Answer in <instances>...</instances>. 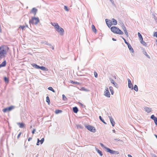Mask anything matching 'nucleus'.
<instances>
[{
    "mask_svg": "<svg viewBox=\"0 0 157 157\" xmlns=\"http://www.w3.org/2000/svg\"><path fill=\"white\" fill-rule=\"evenodd\" d=\"M9 48L6 46H0V59L6 57Z\"/></svg>",
    "mask_w": 157,
    "mask_h": 157,
    "instance_id": "nucleus-1",
    "label": "nucleus"
},
{
    "mask_svg": "<svg viewBox=\"0 0 157 157\" xmlns=\"http://www.w3.org/2000/svg\"><path fill=\"white\" fill-rule=\"evenodd\" d=\"M51 24L54 27L56 30L59 33L60 35L61 36L63 35L64 31L62 28L59 26L57 23L51 22Z\"/></svg>",
    "mask_w": 157,
    "mask_h": 157,
    "instance_id": "nucleus-2",
    "label": "nucleus"
},
{
    "mask_svg": "<svg viewBox=\"0 0 157 157\" xmlns=\"http://www.w3.org/2000/svg\"><path fill=\"white\" fill-rule=\"evenodd\" d=\"M111 30L113 33L119 35H123V32L119 28L116 26H112L111 28Z\"/></svg>",
    "mask_w": 157,
    "mask_h": 157,
    "instance_id": "nucleus-3",
    "label": "nucleus"
},
{
    "mask_svg": "<svg viewBox=\"0 0 157 157\" xmlns=\"http://www.w3.org/2000/svg\"><path fill=\"white\" fill-rule=\"evenodd\" d=\"M39 22V20L38 17H32L31 20L29 21L30 24L37 25Z\"/></svg>",
    "mask_w": 157,
    "mask_h": 157,
    "instance_id": "nucleus-4",
    "label": "nucleus"
},
{
    "mask_svg": "<svg viewBox=\"0 0 157 157\" xmlns=\"http://www.w3.org/2000/svg\"><path fill=\"white\" fill-rule=\"evenodd\" d=\"M106 151L112 155H117L119 154V152L117 151H113L108 147H106Z\"/></svg>",
    "mask_w": 157,
    "mask_h": 157,
    "instance_id": "nucleus-5",
    "label": "nucleus"
},
{
    "mask_svg": "<svg viewBox=\"0 0 157 157\" xmlns=\"http://www.w3.org/2000/svg\"><path fill=\"white\" fill-rule=\"evenodd\" d=\"M85 127L90 131L94 132H95V129L94 127L90 125H85Z\"/></svg>",
    "mask_w": 157,
    "mask_h": 157,
    "instance_id": "nucleus-6",
    "label": "nucleus"
},
{
    "mask_svg": "<svg viewBox=\"0 0 157 157\" xmlns=\"http://www.w3.org/2000/svg\"><path fill=\"white\" fill-rule=\"evenodd\" d=\"M15 107L13 106H11L9 107H7L3 109L2 111L3 112L6 113L7 112L10 111L14 108Z\"/></svg>",
    "mask_w": 157,
    "mask_h": 157,
    "instance_id": "nucleus-7",
    "label": "nucleus"
},
{
    "mask_svg": "<svg viewBox=\"0 0 157 157\" xmlns=\"http://www.w3.org/2000/svg\"><path fill=\"white\" fill-rule=\"evenodd\" d=\"M104 95L106 97L109 98L110 97V94L107 87L105 88L104 91Z\"/></svg>",
    "mask_w": 157,
    "mask_h": 157,
    "instance_id": "nucleus-8",
    "label": "nucleus"
},
{
    "mask_svg": "<svg viewBox=\"0 0 157 157\" xmlns=\"http://www.w3.org/2000/svg\"><path fill=\"white\" fill-rule=\"evenodd\" d=\"M105 22L108 26L110 28L112 25V21L108 19H105Z\"/></svg>",
    "mask_w": 157,
    "mask_h": 157,
    "instance_id": "nucleus-9",
    "label": "nucleus"
},
{
    "mask_svg": "<svg viewBox=\"0 0 157 157\" xmlns=\"http://www.w3.org/2000/svg\"><path fill=\"white\" fill-rule=\"evenodd\" d=\"M109 80L113 84L115 87L116 88H118L117 84L115 82L114 80L111 78H109Z\"/></svg>",
    "mask_w": 157,
    "mask_h": 157,
    "instance_id": "nucleus-10",
    "label": "nucleus"
},
{
    "mask_svg": "<svg viewBox=\"0 0 157 157\" xmlns=\"http://www.w3.org/2000/svg\"><path fill=\"white\" fill-rule=\"evenodd\" d=\"M151 118L154 121L155 124L157 125V118L155 117L154 115H152L151 116Z\"/></svg>",
    "mask_w": 157,
    "mask_h": 157,
    "instance_id": "nucleus-11",
    "label": "nucleus"
},
{
    "mask_svg": "<svg viewBox=\"0 0 157 157\" xmlns=\"http://www.w3.org/2000/svg\"><path fill=\"white\" fill-rule=\"evenodd\" d=\"M109 118L111 123L113 126H114L115 124V121H114L113 119L111 116H109Z\"/></svg>",
    "mask_w": 157,
    "mask_h": 157,
    "instance_id": "nucleus-12",
    "label": "nucleus"
},
{
    "mask_svg": "<svg viewBox=\"0 0 157 157\" xmlns=\"http://www.w3.org/2000/svg\"><path fill=\"white\" fill-rule=\"evenodd\" d=\"M44 141V138H42L40 140L38 138L37 139V142L36 143L37 145H39L40 144L39 142H40V144H43Z\"/></svg>",
    "mask_w": 157,
    "mask_h": 157,
    "instance_id": "nucleus-13",
    "label": "nucleus"
},
{
    "mask_svg": "<svg viewBox=\"0 0 157 157\" xmlns=\"http://www.w3.org/2000/svg\"><path fill=\"white\" fill-rule=\"evenodd\" d=\"M142 52L148 58L150 59V56L147 54L146 51L145 49L144 48H143L142 49Z\"/></svg>",
    "mask_w": 157,
    "mask_h": 157,
    "instance_id": "nucleus-14",
    "label": "nucleus"
},
{
    "mask_svg": "<svg viewBox=\"0 0 157 157\" xmlns=\"http://www.w3.org/2000/svg\"><path fill=\"white\" fill-rule=\"evenodd\" d=\"M144 109L146 112L147 113H150L151 111V109L150 108L146 107Z\"/></svg>",
    "mask_w": 157,
    "mask_h": 157,
    "instance_id": "nucleus-15",
    "label": "nucleus"
},
{
    "mask_svg": "<svg viewBox=\"0 0 157 157\" xmlns=\"http://www.w3.org/2000/svg\"><path fill=\"white\" fill-rule=\"evenodd\" d=\"M17 124L20 128H24L25 127V124L23 123H18Z\"/></svg>",
    "mask_w": 157,
    "mask_h": 157,
    "instance_id": "nucleus-16",
    "label": "nucleus"
},
{
    "mask_svg": "<svg viewBox=\"0 0 157 157\" xmlns=\"http://www.w3.org/2000/svg\"><path fill=\"white\" fill-rule=\"evenodd\" d=\"M37 9L35 8H33L31 10V12L34 15H36L37 11Z\"/></svg>",
    "mask_w": 157,
    "mask_h": 157,
    "instance_id": "nucleus-17",
    "label": "nucleus"
},
{
    "mask_svg": "<svg viewBox=\"0 0 157 157\" xmlns=\"http://www.w3.org/2000/svg\"><path fill=\"white\" fill-rule=\"evenodd\" d=\"M127 46L130 52L132 53H134V50L131 45L129 44H128Z\"/></svg>",
    "mask_w": 157,
    "mask_h": 157,
    "instance_id": "nucleus-18",
    "label": "nucleus"
},
{
    "mask_svg": "<svg viewBox=\"0 0 157 157\" xmlns=\"http://www.w3.org/2000/svg\"><path fill=\"white\" fill-rule=\"evenodd\" d=\"M111 21L112 22V25H115L117 24V21L114 18L112 19Z\"/></svg>",
    "mask_w": 157,
    "mask_h": 157,
    "instance_id": "nucleus-19",
    "label": "nucleus"
},
{
    "mask_svg": "<svg viewBox=\"0 0 157 157\" xmlns=\"http://www.w3.org/2000/svg\"><path fill=\"white\" fill-rule=\"evenodd\" d=\"M32 65L33 66V67L34 68H36V69H40V66L36 64L35 63H33L32 64Z\"/></svg>",
    "mask_w": 157,
    "mask_h": 157,
    "instance_id": "nucleus-20",
    "label": "nucleus"
},
{
    "mask_svg": "<svg viewBox=\"0 0 157 157\" xmlns=\"http://www.w3.org/2000/svg\"><path fill=\"white\" fill-rule=\"evenodd\" d=\"M40 69L44 71H48V69L47 68L44 66H40Z\"/></svg>",
    "mask_w": 157,
    "mask_h": 157,
    "instance_id": "nucleus-21",
    "label": "nucleus"
},
{
    "mask_svg": "<svg viewBox=\"0 0 157 157\" xmlns=\"http://www.w3.org/2000/svg\"><path fill=\"white\" fill-rule=\"evenodd\" d=\"M95 150L98 152V153L101 156H102L103 155L101 151H100L98 148H95Z\"/></svg>",
    "mask_w": 157,
    "mask_h": 157,
    "instance_id": "nucleus-22",
    "label": "nucleus"
},
{
    "mask_svg": "<svg viewBox=\"0 0 157 157\" xmlns=\"http://www.w3.org/2000/svg\"><path fill=\"white\" fill-rule=\"evenodd\" d=\"M73 112L75 113H77L78 111V108L76 107H73Z\"/></svg>",
    "mask_w": 157,
    "mask_h": 157,
    "instance_id": "nucleus-23",
    "label": "nucleus"
},
{
    "mask_svg": "<svg viewBox=\"0 0 157 157\" xmlns=\"http://www.w3.org/2000/svg\"><path fill=\"white\" fill-rule=\"evenodd\" d=\"M6 64V61L5 60L4 61H3L0 65L2 66V67H5Z\"/></svg>",
    "mask_w": 157,
    "mask_h": 157,
    "instance_id": "nucleus-24",
    "label": "nucleus"
},
{
    "mask_svg": "<svg viewBox=\"0 0 157 157\" xmlns=\"http://www.w3.org/2000/svg\"><path fill=\"white\" fill-rule=\"evenodd\" d=\"M92 29L93 31L95 33H97V30L95 28V26L94 25H92Z\"/></svg>",
    "mask_w": 157,
    "mask_h": 157,
    "instance_id": "nucleus-25",
    "label": "nucleus"
},
{
    "mask_svg": "<svg viewBox=\"0 0 157 157\" xmlns=\"http://www.w3.org/2000/svg\"><path fill=\"white\" fill-rule=\"evenodd\" d=\"M109 89L110 90V91L111 93V94L112 95H113L114 93V91H113V88L112 86H110L109 87Z\"/></svg>",
    "mask_w": 157,
    "mask_h": 157,
    "instance_id": "nucleus-26",
    "label": "nucleus"
},
{
    "mask_svg": "<svg viewBox=\"0 0 157 157\" xmlns=\"http://www.w3.org/2000/svg\"><path fill=\"white\" fill-rule=\"evenodd\" d=\"M138 35L140 40H143V38L141 34L140 33H138Z\"/></svg>",
    "mask_w": 157,
    "mask_h": 157,
    "instance_id": "nucleus-27",
    "label": "nucleus"
},
{
    "mask_svg": "<svg viewBox=\"0 0 157 157\" xmlns=\"http://www.w3.org/2000/svg\"><path fill=\"white\" fill-rule=\"evenodd\" d=\"M117 141H120V142H122V141L120 139H117V138L113 140V141L114 143H117Z\"/></svg>",
    "mask_w": 157,
    "mask_h": 157,
    "instance_id": "nucleus-28",
    "label": "nucleus"
},
{
    "mask_svg": "<svg viewBox=\"0 0 157 157\" xmlns=\"http://www.w3.org/2000/svg\"><path fill=\"white\" fill-rule=\"evenodd\" d=\"M140 40V43L142 44L145 46H147V44L143 40Z\"/></svg>",
    "mask_w": 157,
    "mask_h": 157,
    "instance_id": "nucleus-29",
    "label": "nucleus"
},
{
    "mask_svg": "<svg viewBox=\"0 0 157 157\" xmlns=\"http://www.w3.org/2000/svg\"><path fill=\"white\" fill-rule=\"evenodd\" d=\"M62 112V111L60 110H56L55 111V113L56 114H57L59 113H61Z\"/></svg>",
    "mask_w": 157,
    "mask_h": 157,
    "instance_id": "nucleus-30",
    "label": "nucleus"
},
{
    "mask_svg": "<svg viewBox=\"0 0 157 157\" xmlns=\"http://www.w3.org/2000/svg\"><path fill=\"white\" fill-rule=\"evenodd\" d=\"M128 87L130 88H131L132 90L133 89V85L132 83L128 84Z\"/></svg>",
    "mask_w": 157,
    "mask_h": 157,
    "instance_id": "nucleus-31",
    "label": "nucleus"
},
{
    "mask_svg": "<svg viewBox=\"0 0 157 157\" xmlns=\"http://www.w3.org/2000/svg\"><path fill=\"white\" fill-rule=\"evenodd\" d=\"M133 89L136 91L137 92L138 91V87L136 85H135Z\"/></svg>",
    "mask_w": 157,
    "mask_h": 157,
    "instance_id": "nucleus-32",
    "label": "nucleus"
},
{
    "mask_svg": "<svg viewBox=\"0 0 157 157\" xmlns=\"http://www.w3.org/2000/svg\"><path fill=\"white\" fill-rule=\"evenodd\" d=\"M46 101L48 103V104L49 105L50 104V101L49 98L48 96H47L46 97Z\"/></svg>",
    "mask_w": 157,
    "mask_h": 157,
    "instance_id": "nucleus-33",
    "label": "nucleus"
},
{
    "mask_svg": "<svg viewBox=\"0 0 157 157\" xmlns=\"http://www.w3.org/2000/svg\"><path fill=\"white\" fill-rule=\"evenodd\" d=\"M99 118L100 119V120L104 123L105 124H106V123L105 122L104 120L102 119V117L101 116H99Z\"/></svg>",
    "mask_w": 157,
    "mask_h": 157,
    "instance_id": "nucleus-34",
    "label": "nucleus"
},
{
    "mask_svg": "<svg viewBox=\"0 0 157 157\" xmlns=\"http://www.w3.org/2000/svg\"><path fill=\"white\" fill-rule=\"evenodd\" d=\"M48 89L52 91L53 92L55 93V91L54 90V89L52 87H48Z\"/></svg>",
    "mask_w": 157,
    "mask_h": 157,
    "instance_id": "nucleus-35",
    "label": "nucleus"
},
{
    "mask_svg": "<svg viewBox=\"0 0 157 157\" xmlns=\"http://www.w3.org/2000/svg\"><path fill=\"white\" fill-rule=\"evenodd\" d=\"M42 43L49 46H52V45L51 44L48 43L47 42L45 41L44 42H42Z\"/></svg>",
    "mask_w": 157,
    "mask_h": 157,
    "instance_id": "nucleus-36",
    "label": "nucleus"
},
{
    "mask_svg": "<svg viewBox=\"0 0 157 157\" xmlns=\"http://www.w3.org/2000/svg\"><path fill=\"white\" fill-rule=\"evenodd\" d=\"M63 97V100L64 101H65L67 100V98H66V97L65 96L64 94H63L62 95Z\"/></svg>",
    "mask_w": 157,
    "mask_h": 157,
    "instance_id": "nucleus-37",
    "label": "nucleus"
},
{
    "mask_svg": "<svg viewBox=\"0 0 157 157\" xmlns=\"http://www.w3.org/2000/svg\"><path fill=\"white\" fill-rule=\"evenodd\" d=\"M121 37L123 39V40H124V42L125 43L127 44V45H128V44H129V43H128L126 40H125V39L124 38L123 36H121Z\"/></svg>",
    "mask_w": 157,
    "mask_h": 157,
    "instance_id": "nucleus-38",
    "label": "nucleus"
},
{
    "mask_svg": "<svg viewBox=\"0 0 157 157\" xmlns=\"http://www.w3.org/2000/svg\"><path fill=\"white\" fill-rule=\"evenodd\" d=\"M109 1L111 2L112 3V5L114 6V7H116V5L114 3V2L113 0H109Z\"/></svg>",
    "mask_w": 157,
    "mask_h": 157,
    "instance_id": "nucleus-39",
    "label": "nucleus"
},
{
    "mask_svg": "<svg viewBox=\"0 0 157 157\" xmlns=\"http://www.w3.org/2000/svg\"><path fill=\"white\" fill-rule=\"evenodd\" d=\"M122 28L124 31L127 29L125 26L123 24L122 25Z\"/></svg>",
    "mask_w": 157,
    "mask_h": 157,
    "instance_id": "nucleus-40",
    "label": "nucleus"
},
{
    "mask_svg": "<svg viewBox=\"0 0 157 157\" xmlns=\"http://www.w3.org/2000/svg\"><path fill=\"white\" fill-rule=\"evenodd\" d=\"M124 31V32L125 34L126 35V36H127V37H128V32L127 29L126 30H125Z\"/></svg>",
    "mask_w": 157,
    "mask_h": 157,
    "instance_id": "nucleus-41",
    "label": "nucleus"
},
{
    "mask_svg": "<svg viewBox=\"0 0 157 157\" xmlns=\"http://www.w3.org/2000/svg\"><path fill=\"white\" fill-rule=\"evenodd\" d=\"M124 31V32L125 34L126 35V36H127V37H128V32L127 29L126 30H125Z\"/></svg>",
    "mask_w": 157,
    "mask_h": 157,
    "instance_id": "nucleus-42",
    "label": "nucleus"
},
{
    "mask_svg": "<svg viewBox=\"0 0 157 157\" xmlns=\"http://www.w3.org/2000/svg\"><path fill=\"white\" fill-rule=\"evenodd\" d=\"M4 80L6 82H9V79L6 77L4 78Z\"/></svg>",
    "mask_w": 157,
    "mask_h": 157,
    "instance_id": "nucleus-43",
    "label": "nucleus"
},
{
    "mask_svg": "<svg viewBox=\"0 0 157 157\" xmlns=\"http://www.w3.org/2000/svg\"><path fill=\"white\" fill-rule=\"evenodd\" d=\"M76 126L78 129L82 128V126L80 124L77 125Z\"/></svg>",
    "mask_w": 157,
    "mask_h": 157,
    "instance_id": "nucleus-44",
    "label": "nucleus"
},
{
    "mask_svg": "<svg viewBox=\"0 0 157 157\" xmlns=\"http://www.w3.org/2000/svg\"><path fill=\"white\" fill-rule=\"evenodd\" d=\"M81 89H82V90L84 91H85L87 92V91H89V90H88V89H86L84 87H82V88Z\"/></svg>",
    "mask_w": 157,
    "mask_h": 157,
    "instance_id": "nucleus-45",
    "label": "nucleus"
},
{
    "mask_svg": "<svg viewBox=\"0 0 157 157\" xmlns=\"http://www.w3.org/2000/svg\"><path fill=\"white\" fill-rule=\"evenodd\" d=\"M64 9L65 10H66V11L68 12L69 11V10L68 8V7H67L66 6H64Z\"/></svg>",
    "mask_w": 157,
    "mask_h": 157,
    "instance_id": "nucleus-46",
    "label": "nucleus"
},
{
    "mask_svg": "<svg viewBox=\"0 0 157 157\" xmlns=\"http://www.w3.org/2000/svg\"><path fill=\"white\" fill-rule=\"evenodd\" d=\"M25 28V25H20L19 27V28H21L22 30H24Z\"/></svg>",
    "mask_w": 157,
    "mask_h": 157,
    "instance_id": "nucleus-47",
    "label": "nucleus"
},
{
    "mask_svg": "<svg viewBox=\"0 0 157 157\" xmlns=\"http://www.w3.org/2000/svg\"><path fill=\"white\" fill-rule=\"evenodd\" d=\"M100 145L102 147L104 148V149H106V147H105V146L104 145V144H102V143H100Z\"/></svg>",
    "mask_w": 157,
    "mask_h": 157,
    "instance_id": "nucleus-48",
    "label": "nucleus"
},
{
    "mask_svg": "<svg viewBox=\"0 0 157 157\" xmlns=\"http://www.w3.org/2000/svg\"><path fill=\"white\" fill-rule=\"evenodd\" d=\"M152 16L153 17H154V19L155 21H157V17L155 16V15L154 14H152Z\"/></svg>",
    "mask_w": 157,
    "mask_h": 157,
    "instance_id": "nucleus-49",
    "label": "nucleus"
},
{
    "mask_svg": "<svg viewBox=\"0 0 157 157\" xmlns=\"http://www.w3.org/2000/svg\"><path fill=\"white\" fill-rule=\"evenodd\" d=\"M94 75L95 77V78H97L98 77V74H97V73L96 72L94 71Z\"/></svg>",
    "mask_w": 157,
    "mask_h": 157,
    "instance_id": "nucleus-50",
    "label": "nucleus"
},
{
    "mask_svg": "<svg viewBox=\"0 0 157 157\" xmlns=\"http://www.w3.org/2000/svg\"><path fill=\"white\" fill-rule=\"evenodd\" d=\"M128 84L132 83L131 81L129 78L128 79Z\"/></svg>",
    "mask_w": 157,
    "mask_h": 157,
    "instance_id": "nucleus-51",
    "label": "nucleus"
},
{
    "mask_svg": "<svg viewBox=\"0 0 157 157\" xmlns=\"http://www.w3.org/2000/svg\"><path fill=\"white\" fill-rule=\"evenodd\" d=\"M79 104H80V105L82 106V107H84L85 106H84L80 102L79 103Z\"/></svg>",
    "mask_w": 157,
    "mask_h": 157,
    "instance_id": "nucleus-52",
    "label": "nucleus"
},
{
    "mask_svg": "<svg viewBox=\"0 0 157 157\" xmlns=\"http://www.w3.org/2000/svg\"><path fill=\"white\" fill-rule=\"evenodd\" d=\"M36 131L35 129H33V130L32 131V133L33 134Z\"/></svg>",
    "mask_w": 157,
    "mask_h": 157,
    "instance_id": "nucleus-53",
    "label": "nucleus"
},
{
    "mask_svg": "<svg viewBox=\"0 0 157 157\" xmlns=\"http://www.w3.org/2000/svg\"><path fill=\"white\" fill-rule=\"evenodd\" d=\"M71 83H72V84H76L77 83V82H74L72 81H71Z\"/></svg>",
    "mask_w": 157,
    "mask_h": 157,
    "instance_id": "nucleus-54",
    "label": "nucleus"
},
{
    "mask_svg": "<svg viewBox=\"0 0 157 157\" xmlns=\"http://www.w3.org/2000/svg\"><path fill=\"white\" fill-rule=\"evenodd\" d=\"M21 133L20 132L18 135L17 136V137H19L20 136V135H21Z\"/></svg>",
    "mask_w": 157,
    "mask_h": 157,
    "instance_id": "nucleus-55",
    "label": "nucleus"
},
{
    "mask_svg": "<svg viewBox=\"0 0 157 157\" xmlns=\"http://www.w3.org/2000/svg\"><path fill=\"white\" fill-rule=\"evenodd\" d=\"M154 34H155V36L157 38V32H155Z\"/></svg>",
    "mask_w": 157,
    "mask_h": 157,
    "instance_id": "nucleus-56",
    "label": "nucleus"
},
{
    "mask_svg": "<svg viewBox=\"0 0 157 157\" xmlns=\"http://www.w3.org/2000/svg\"><path fill=\"white\" fill-rule=\"evenodd\" d=\"M128 157H132L131 155L129 154L128 155Z\"/></svg>",
    "mask_w": 157,
    "mask_h": 157,
    "instance_id": "nucleus-57",
    "label": "nucleus"
},
{
    "mask_svg": "<svg viewBox=\"0 0 157 157\" xmlns=\"http://www.w3.org/2000/svg\"><path fill=\"white\" fill-rule=\"evenodd\" d=\"M32 138H28V141H30L32 139Z\"/></svg>",
    "mask_w": 157,
    "mask_h": 157,
    "instance_id": "nucleus-58",
    "label": "nucleus"
},
{
    "mask_svg": "<svg viewBox=\"0 0 157 157\" xmlns=\"http://www.w3.org/2000/svg\"><path fill=\"white\" fill-rule=\"evenodd\" d=\"M51 48L52 49L54 50V47L52 45V46H50Z\"/></svg>",
    "mask_w": 157,
    "mask_h": 157,
    "instance_id": "nucleus-59",
    "label": "nucleus"
},
{
    "mask_svg": "<svg viewBox=\"0 0 157 157\" xmlns=\"http://www.w3.org/2000/svg\"><path fill=\"white\" fill-rule=\"evenodd\" d=\"M112 40L113 41H116V40L115 39H114V38H112Z\"/></svg>",
    "mask_w": 157,
    "mask_h": 157,
    "instance_id": "nucleus-60",
    "label": "nucleus"
},
{
    "mask_svg": "<svg viewBox=\"0 0 157 157\" xmlns=\"http://www.w3.org/2000/svg\"><path fill=\"white\" fill-rule=\"evenodd\" d=\"M25 26V27L28 28V25H26Z\"/></svg>",
    "mask_w": 157,
    "mask_h": 157,
    "instance_id": "nucleus-61",
    "label": "nucleus"
},
{
    "mask_svg": "<svg viewBox=\"0 0 157 157\" xmlns=\"http://www.w3.org/2000/svg\"><path fill=\"white\" fill-rule=\"evenodd\" d=\"M113 132H115V130H113Z\"/></svg>",
    "mask_w": 157,
    "mask_h": 157,
    "instance_id": "nucleus-62",
    "label": "nucleus"
},
{
    "mask_svg": "<svg viewBox=\"0 0 157 157\" xmlns=\"http://www.w3.org/2000/svg\"><path fill=\"white\" fill-rule=\"evenodd\" d=\"M156 137H157V135H154Z\"/></svg>",
    "mask_w": 157,
    "mask_h": 157,
    "instance_id": "nucleus-63",
    "label": "nucleus"
},
{
    "mask_svg": "<svg viewBox=\"0 0 157 157\" xmlns=\"http://www.w3.org/2000/svg\"><path fill=\"white\" fill-rule=\"evenodd\" d=\"M114 77V78H115V79H116V76H115Z\"/></svg>",
    "mask_w": 157,
    "mask_h": 157,
    "instance_id": "nucleus-64",
    "label": "nucleus"
}]
</instances>
